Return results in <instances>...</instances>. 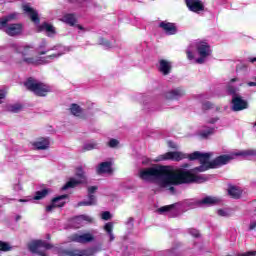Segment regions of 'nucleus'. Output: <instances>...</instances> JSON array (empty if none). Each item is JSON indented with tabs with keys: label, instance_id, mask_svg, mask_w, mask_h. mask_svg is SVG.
<instances>
[{
	"label": "nucleus",
	"instance_id": "nucleus-33",
	"mask_svg": "<svg viewBox=\"0 0 256 256\" xmlns=\"http://www.w3.org/2000/svg\"><path fill=\"white\" fill-rule=\"evenodd\" d=\"M21 109H22L21 104H13L8 106V111H10V113H19Z\"/></svg>",
	"mask_w": 256,
	"mask_h": 256
},
{
	"label": "nucleus",
	"instance_id": "nucleus-29",
	"mask_svg": "<svg viewBox=\"0 0 256 256\" xmlns=\"http://www.w3.org/2000/svg\"><path fill=\"white\" fill-rule=\"evenodd\" d=\"M70 112L75 117H79L81 115V113H83V110L81 109V106H79L77 104H71Z\"/></svg>",
	"mask_w": 256,
	"mask_h": 256
},
{
	"label": "nucleus",
	"instance_id": "nucleus-11",
	"mask_svg": "<svg viewBox=\"0 0 256 256\" xmlns=\"http://www.w3.org/2000/svg\"><path fill=\"white\" fill-rule=\"evenodd\" d=\"M99 188L97 186H89L88 187V200H84L78 203V207H82L83 205L89 207L91 205H97V198L95 197V193Z\"/></svg>",
	"mask_w": 256,
	"mask_h": 256
},
{
	"label": "nucleus",
	"instance_id": "nucleus-1",
	"mask_svg": "<svg viewBox=\"0 0 256 256\" xmlns=\"http://www.w3.org/2000/svg\"><path fill=\"white\" fill-rule=\"evenodd\" d=\"M142 181L157 183L160 187H171V185H183V183H205L209 177L193 174L183 169H174L171 166L154 165L142 168L138 173Z\"/></svg>",
	"mask_w": 256,
	"mask_h": 256
},
{
	"label": "nucleus",
	"instance_id": "nucleus-53",
	"mask_svg": "<svg viewBox=\"0 0 256 256\" xmlns=\"http://www.w3.org/2000/svg\"><path fill=\"white\" fill-rule=\"evenodd\" d=\"M170 191H171V193H175V188L174 187H170Z\"/></svg>",
	"mask_w": 256,
	"mask_h": 256
},
{
	"label": "nucleus",
	"instance_id": "nucleus-52",
	"mask_svg": "<svg viewBox=\"0 0 256 256\" xmlns=\"http://www.w3.org/2000/svg\"><path fill=\"white\" fill-rule=\"evenodd\" d=\"M76 27H77V29H80V31H83V29H84L83 26H81V25H77Z\"/></svg>",
	"mask_w": 256,
	"mask_h": 256
},
{
	"label": "nucleus",
	"instance_id": "nucleus-20",
	"mask_svg": "<svg viewBox=\"0 0 256 256\" xmlns=\"http://www.w3.org/2000/svg\"><path fill=\"white\" fill-rule=\"evenodd\" d=\"M37 30H38V32L46 31L48 33V37H53V35H55V33H56L53 25L49 24L47 22H44L41 25H38Z\"/></svg>",
	"mask_w": 256,
	"mask_h": 256
},
{
	"label": "nucleus",
	"instance_id": "nucleus-4",
	"mask_svg": "<svg viewBox=\"0 0 256 256\" xmlns=\"http://www.w3.org/2000/svg\"><path fill=\"white\" fill-rule=\"evenodd\" d=\"M239 78H233L227 85V91L232 97V111H243L244 109H248L249 103L246 100H243L241 96H237V91H239V87L235 86L234 83H237Z\"/></svg>",
	"mask_w": 256,
	"mask_h": 256
},
{
	"label": "nucleus",
	"instance_id": "nucleus-32",
	"mask_svg": "<svg viewBox=\"0 0 256 256\" xmlns=\"http://www.w3.org/2000/svg\"><path fill=\"white\" fill-rule=\"evenodd\" d=\"M217 215L219 217H225V218L231 217V210H229V209H219V210H217Z\"/></svg>",
	"mask_w": 256,
	"mask_h": 256
},
{
	"label": "nucleus",
	"instance_id": "nucleus-49",
	"mask_svg": "<svg viewBox=\"0 0 256 256\" xmlns=\"http://www.w3.org/2000/svg\"><path fill=\"white\" fill-rule=\"evenodd\" d=\"M209 123H217V118H212Z\"/></svg>",
	"mask_w": 256,
	"mask_h": 256
},
{
	"label": "nucleus",
	"instance_id": "nucleus-38",
	"mask_svg": "<svg viewBox=\"0 0 256 256\" xmlns=\"http://www.w3.org/2000/svg\"><path fill=\"white\" fill-rule=\"evenodd\" d=\"M117 145H119V140H117V139L112 138L108 142V146L111 147L112 149H114V147H117Z\"/></svg>",
	"mask_w": 256,
	"mask_h": 256
},
{
	"label": "nucleus",
	"instance_id": "nucleus-37",
	"mask_svg": "<svg viewBox=\"0 0 256 256\" xmlns=\"http://www.w3.org/2000/svg\"><path fill=\"white\" fill-rule=\"evenodd\" d=\"M191 47H193V46L190 45L189 48L186 51L189 61H193L195 59V56L193 55Z\"/></svg>",
	"mask_w": 256,
	"mask_h": 256
},
{
	"label": "nucleus",
	"instance_id": "nucleus-46",
	"mask_svg": "<svg viewBox=\"0 0 256 256\" xmlns=\"http://www.w3.org/2000/svg\"><path fill=\"white\" fill-rule=\"evenodd\" d=\"M255 227H256V221L251 222V223H250V226H249V230H250V231H253V229H255Z\"/></svg>",
	"mask_w": 256,
	"mask_h": 256
},
{
	"label": "nucleus",
	"instance_id": "nucleus-5",
	"mask_svg": "<svg viewBox=\"0 0 256 256\" xmlns=\"http://www.w3.org/2000/svg\"><path fill=\"white\" fill-rule=\"evenodd\" d=\"M13 19H17V13H12L8 16L0 18V29L4 31L9 37H15L16 35H21L23 33V25L17 24H7Z\"/></svg>",
	"mask_w": 256,
	"mask_h": 256
},
{
	"label": "nucleus",
	"instance_id": "nucleus-23",
	"mask_svg": "<svg viewBox=\"0 0 256 256\" xmlns=\"http://www.w3.org/2000/svg\"><path fill=\"white\" fill-rule=\"evenodd\" d=\"M50 51H59L57 54H52L50 56H47V59H50L51 61H53V59H59L61 55H64L66 49L63 46H54L50 49Z\"/></svg>",
	"mask_w": 256,
	"mask_h": 256
},
{
	"label": "nucleus",
	"instance_id": "nucleus-17",
	"mask_svg": "<svg viewBox=\"0 0 256 256\" xmlns=\"http://www.w3.org/2000/svg\"><path fill=\"white\" fill-rule=\"evenodd\" d=\"M165 97L166 99H181V97H185V89L182 87L174 88L168 91Z\"/></svg>",
	"mask_w": 256,
	"mask_h": 256
},
{
	"label": "nucleus",
	"instance_id": "nucleus-7",
	"mask_svg": "<svg viewBox=\"0 0 256 256\" xmlns=\"http://www.w3.org/2000/svg\"><path fill=\"white\" fill-rule=\"evenodd\" d=\"M76 177H78V179L70 178V180L62 187V190L67 191V189H73L77 187V185L87 183V177H85V172L83 171V168L81 167L77 168Z\"/></svg>",
	"mask_w": 256,
	"mask_h": 256
},
{
	"label": "nucleus",
	"instance_id": "nucleus-44",
	"mask_svg": "<svg viewBox=\"0 0 256 256\" xmlns=\"http://www.w3.org/2000/svg\"><path fill=\"white\" fill-rule=\"evenodd\" d=\"M255 255H256V252L254 251L239 254V256H255Z\"/></svg>",
	"mask_w": 256,
	"mask_h": 256
},
{
	"label": "nucleus",
	"instance_id": "nucleus-10",
	"mask_svg": "<svg viewBox=\"0 0 256 256\" xmlns=\"http://www.w3.org/2000/svg\"><path fill=\"white\" fill-rule=\"evenodd\" d=\"M197 51L200 57L195 61L199 65H202V63H205V59L211 55V47L206 42H200L197 44Z\"/></svg>",
	"mask_w": 256,
	"mask_h": 256
},
{
	"label": "nucleus",
	"instance_id": "nucleus-55",
	"mask_svg": "<svg viewBox=\"0 0 256 256\" xmlns=\"http://www.w3.org/2000/svg\"><path fill=\"white\" fill-rule=\"evenodd\" d=\"M20 202H25V200H20Z\"/></svg>",
	"mask_w": 256,
	"mask_h": 256
},
{
	"label": "nucleus",
	"instance_id": "nucleus-15",
	"mask_svg": "<svg viewBox=\"0 0 256 256\" xmlns=\"http://www.w3.org/2000/svg\"><path fill=\"white\" fill-rule=\"evenodd\" d=\"M22 9L28 17H30L31 21L35 23V25H39L40 20H39V13L36 12L35 9H33L29 4H24L22 6Z\"/></svg>",
	"mask_w": 256,
	"mask_h": 256
},
{
	"label": "nucleus",
	"instance_id": "nucleus-51",
	"mask_svg": "<svg viewBox=\"0 0 256 256\" xmlns=\"http://www.w3.org/2000/svg\"><path fill=\"white\" fill-rule=\"evenodd\" d=\"M142 163L143 165H147V163H149V159L143 160Z\"/></svg>",
	"mask_w": 256,
	"mask_h": 256
},
{
	"label": "nucleus",
	"instance_id": "nucleus-30",
	"mask_svg": "<svg viewBox=\"0 0 256 256\" xmlns=\"http://www.w3.org/2000/svg\"><path fill=\"white\" fill-rule=\"evenodd\" d=\"M47 195H49V189H43L41 191H37L34 199L35 201H39L41 199H45V197H47Z\"/></svg>",
	"mask_w": 256,
	"mask_h": 256
},
{
	"label": "nucleus",
	"instance_id": "nucleus-54",
	"mask_svg": "<svg viewBox=\"0 0 256 256\" xmlns=\"http://www.w3.org/2000/svg\"><path fill=\"white\" fill-rule=\"evenodd\" d=\"M59 203H65V199H62L61 201H58L57 205H59Z\"/></svg>",
	"mask_w": 256,
	"mask_h": 256
},
{
	"label": "nucleus",
	"instance_id": "nucleus-47",
	"mask_svg": "<svg viewBox=\"0 0 256 256\" xmlns=\"http://www.w3.org/2000/svg\"><path fill=\"white\" fill-rule=\"evenodd\" d=\"M249 87H256V82H248Z\"/></svg>",
	"mask_w": 256,
	"mask_h": 256
},
{
	"label": "nucleus",
	"instance_id": "nucleus-22",
	"mask_svg": "<svg viewBox=\"0 0 256 256\" xmlns=\"http://www.w3.org/2000/svg\"><path fill=\"white\" fill-rule=\"evenodd\" d=\"M111 162H102L97 167L98 175H102V173H112Z\"/></svg>",
	"mask_w": 256,
	"mask_h": 256
},
{
	"label": "nucleus",
	"instance_id": "nucleus-34",
	"mask_svg": "<svg viewBox=\"0 0 256 256\" xmlns=\"http://www.w3.org/2000/svg\"><path fill=\"white\" fill-rule=\"evenodd\" d=\"M45 47H47V41L42 40L38 47L39 55H45L47 53V51H49V50H42V49H45Z\"/></svg>",
	"mask_w": 256,
	"mask_h": 256
},
{
	"label": "nucleus",
	"instance_id": "nucleus-45",
	"mask_svg": "<svg viewBox=\"0 0 256 256\" xmlns=\"http://www.w3.org/2000/svg\"><path fill=\"white\" fill-rule=\"evenodd\" d=\"M14 191H21L22 187L20 183H17L13 186Z\"/></svg>",
	"mask_w": 256,
	"mask_h": 256
},
{
	"label": "nucleus",
	"instance_id": "nucleus-18",
	"mask_svg": "<svg viewBox=\"0 0 256 256\" xmlns=\"http://www.w3.org/2000/svg\"><path fill=\"white\" fill-rule=\"evenodd\" d=\"M63 199H67V195H61V196L54 198L52 200V203L46 207V211L48 213H51V211H53V209H55L57 207H63V205H65V202H60L59 204H57L58 201H63Z\"/></svg>",
	"mask_w": 256,
	"mask_h": 256
},
{
	"label": "nucleus",
	"instance_id": "nucleus-42",
	"mask_svg": "<svg viewBox=\"0 0 256 256\" xmlns=\"http://www.w3.org/2000/svg\"><path fill=\"white\" fill-rule=\"evenodd\" d=\"M5 97H7V92H5V90H0V105L3 103V99H5Z\"/></svg>",
	"mask_w": 256,
	"mask_h": 256
},
{
	"label": "nucleus",
	"instance_id": "nucleus-39",
	"mask_svg": "<svg viewBox=\"0 0 256 256\" xmlns=\"http://www.w3.org/2000/svg\"><path fill=\"white\" fill-rule=\"evenodd\" d=\"M102 219L104 221H109V219H111V212L109 211H105L102 213Z\"/></svg>",
	"mask_w": 256,
	"mask_h": 256
},
{
	"label": "nucleus",
	"instance_id": "nucleus-36",
	"mask_svg": "<svg viewBox=\"0 0 256 256\" xmlns=\"http://www.w3.org/2000/svg\"><path fill=\"white\" fill-rule=\"evenodd\" d=\"M11 249L12 248H11V245H9V243L0 241V251L7 252V251H11Z\"/></svg>",
	"mask_w": 256,
	"mask_h": 256
},
{
	"label": "nucleus",
	"instance_id": "nucleus-25",
	"mask_svg": "<svg viewBox=\"0 0 256 256\" xmlns=\"http://www.w3.org/2000/svg\"><path fill=\"white\" fill-rule=\"evenodd\" d=\"M61 21L63 23H66V25H70V27H74L75 23H77V18L75 17V14H65Z\"/></svg>",
	"mask_w": 256,
	"mask_h": 256
},
{
	"label": "nucleus",
	"instance_id": "nucleus-3",
	"mask_svg": "<svg viewBox=\"0 0 256 256\" xmlns=\"http://www.w3.org/2000/svg\"><path fill=\"white\" fill-rule=\"evenodd\" d=\"M10 47L21 55L22 62L26 63V65H41L42 61L39 57L35 56V48L33 46L12 43Z\"/></svg>",
	"mask_w": 256,
	"mask_h": 256
},
{
	"label": "nucleus",
	"instance_id": "nucleus-12",
	"mask_svg": "<svg viewBox=\"0 0 256 256\" xmlns=\"http://www.w3.org/2000/svg\"><path fill=\"white\" fill-rule=\"evenodd\" d=\"M185 3L192 13H201V11H205V5H203L201 0H185Z\"/></svg>",
	"mask_w": 256,
	"mask_h": 256
},
{
	"label": "nucleus",
	"instance_id": "nucleus-41",
	"mask_svg": "<svg viewBox=\"0 0 256 256\" xmlns=\"http://www.w3.org/2000/svg\"><path fill=\"white\" fill-rule=\"evenodd\" d=\"M100 44L104 45V47H108L111 48V43H109V41L105 40V39H100Z\"/></svg>",
	"mask_w": 256,
	"mask_h": 256
},
{
	"label": "nucleus",
	"instance_id": "nucleus-19",
	"mask_svg": "<svg viewBox=\"0 0 256 256\" xmlns=\"http://www.w3.org/2000/svg\"><path fill=\"white\" fill-rule=\"evenodd\" d=\"M159 27L165 31L166 35H175L177 33V27L173 23L161 22Z\"/></svg>",
	"mask_w": 256,
	"mask_h": 256
},
{
	"label": "nucleus",
	"instance_id": "nucleus-40",
	"mask_svg": "<svg viewBox=\"0 0 256 256\" xmlns=\"http://www.w3.org/2000/svg\"><path fill=\"white\" fill-rule=\"evenodd\" d=\"M188 232L190 233V235H192V237H199V231L197 229H189Z\"/></svg>",
	"mask_w": 256,
	"mask_h": 256
},
{
	"label": "nucleus",
	"instance_id": "nucleus-43",
	"mask_svg": "<svg viewBox=\"0 0 256 256\" xmlns=\"http://www.w3.org/2000/svg\"><path fill=\"white\" fill-rule=\"evenodd\" d=\"M211 107H213V104H211V102H204L202 104V109H211Z\"/></svg>",
	"mask_w": 256,
	"mask_h": 256
},
{
	"label": "nucleus",
	"instance_id": "nucleus-50",
	"mask_svg": "<svg viewBox=\"0 0 256 256\" xmlns=\"http://www.w3.org/2000/svg\"><path fill=\"white\" fill-rule=\"evenodd\" d=\"M249 61H250V63H255L256 62V57L255 58H250Z\"/></svg>",
	"mask_w": 256,
	"mask_h": 256
},
{
	"label": "nucleus",
	"instance_id": "nucleus-26",
	"mask_svg": "<svg viewBox=\"0 0 256 256\" xmlns=\"http://www.w3.org/2000/svg\"><path fill=\"white\" fill-rule=\"evenodd\" d=\"M242 194L243 191H241V188H237L235 186L230 187L228 190V195H230L232 199H240Z\"/></svg>",
	"mask_w": 256,
	"mask_h": 256
},
{
	"label": "nucleus",
	"instance_id": "nucleus-14",
	"mask_svg": "<svg viewBox=\"0 0 256 256\" xmlns=\"http://www.w3.org/2000/svg\"><path fill=\"white\" fill-rule=\"evenodd\" d=\"M30 145H32L33 149H36L37 151H45L49 149L51 142L49 141V138H39L36 141L30 142Z\"/></svg>",
	"mask_w": 256,
	"mask_h": 256
},
{
	"label": "nucleus",
	"instance_id": "nucleus-16",
	"mask_svg": "<svg viewBox=\"0 0 256 256\" xmlns=\"http://www.w3.org/2000/svg\"><path fill=\"white\" fill-rule=\"evenodd\" d=\"M91 221H93L91 217L81 215L72 219V226L75 227V229H79L80 227H83L85 223H91Z\"/></svg>",
	"mask_w": 256,
	"mask_h": 256
},
{
	"label": "nucleus",
	"instance_id": "nucleus-9",
	"mask_svg": "<svg viewBox=\"0 0 256 256\" xmlns=\"http://www.w3.org/2000/svg\"><path fill=\"white\" fill-rule=\"evenodd\" d=\"M28 249L31 253H36L37 255L47 256L45 255L46 249H51V244L42 241V240H34L28 244Z\"/></svg>",
	"mask_w": 256,
	"mask_h": 256
},
{
	"label": "nucleus",
	"instance_id": "nucleus-21",
	"mask_svg": "<svg viewBox=\"0 0 256 256\" xmlns=\"http://www.w3.org/2000/svg\"><path fill=\"white\" fill-rule=\"evenodd\" d=\"M158 69L160 73H163L164 75H169V73H171V62L163 59L160 60Z\"/></svg>",
	"mask_w": 256,
	"mask_h": 256
},
{
	"label": "nucleus",
	"instance_id": "nucleus-8",
	"mask_svg": "<svg viewBox=\"0 0 256 256\" xmlns=\"http://www.w3.org/2000/svg\"><path fill=\"white\" fill-rule=\"evenodd\" d=\"M183 159H189L191 161V154H185L183 152H167L157 157L156 162L159 161H183Z\"/></svg>",
	"mask_w": 256,
	"mask_h": 256
},
{
	"label": "nucleus",
	"instance_id": "nucleus-6",
	"mask_svg": "<svg viewBox=\"0 0 256 256\" xmlns=\"http://www.w3.org/2000/svg\"><path fill=\"white\" fill-rule=\"evenodd\" d=\"M25 87L29 91H32V93H35V95H38V97H45L51 91V88L47 84L33 78H29L25 82Z\"/></svg>",
	"mask_w": 256,
	"mask_h": 256
},
{
	"label": "nucleus",
	"instance_id": "nucleus-35",
	"mask_svg": "<svg viewBox=\"0 0 256 256\" xmlns=\"http://www.w3.org/2000/svg\"><path fill=\"white\" fill-rule=\"evenodd\" d=\"M93 149H97L96 142H89V143L84 144V146H83L84 151H93Z\"/></svg>",
	"mask_w": 256,
	"mask_h": 256
},
{
	"label": "nucleus",
	"instance_id": "nucleus-48",
	"mask_svg": "<svg viewBox=\"0 0 256 256\" xmlns=\"http://www.w3.org/2000/svg\"><path fill=\"white\" fill-rule=\"evenodd\" d=\"M127 223L128 225H133V218H129Z\"/></svg>",
	"mask_w": 256,
	"mask_h": 256
},
{
	"label": "nucleus",
	"instance_id": "nucleus-28",
	"mask_svg": "<svg viewBox=\"0 0 256 256\" xmlns=\"http://www.w3.org/2000/svg\"><path fill=\"white\" fill-rule=\"evenodd\" d=\"M175 205H177V204H172V205H168V206H163V207L159 208L157 211H158V213H160L161 215H163V213H176L177 210L175 209Z\"/></svg>",
	"mask_w": 256,
	"mask_h": 256
},
{
	"label": "nucleus",
	"instance_id": "nucleus-27",
	"mask_svg": "<svg viewBox=\"0 0 256 256\" xmlns=\"http://www.w3.org/2000/svg\"><path fill=\"white\" fill-rule=\"evenodd\" d=\"M104 231L107 233L110 243L112 241H115V234L113 233V223L112 222H108L104 225Z\"/></svg>",
	"mask_w": 256,
	"mask_h": 256
},
{
	"label": "nucleus",
	"instance_id": "nucleus-24",
	"mask_svg": "<svg viewBox=\"0 0 256 256\" xmlns=\"http://www.w3.org/2000/svg\"><path fill=\"white\" fill-rule=\"evenodd\" d=\"M221 200L217 197L213 196H207L204 197L202 200L199 201L200 205H206V206H211V205H217Z\"/></svg>",
	"mask_w": 256,
	"mask_h": 256
},
{
	"label": "nucleus",
	"instance_id": "nucleus-2",
	"mask_svg": "<svg viewBox=\"0 0 256 256\" xmlns=\"http://www.w3.org/2000/svg\"><path fill=\"white\" fill-rule=\"evenodd\" d=\"M213 153H201L196 151L190 155V161L198 160L201 165L195 168V171H207V169H215L223 165H227L229 161H233L235 157H251L256 156V150H239L229 155L218 156L213 161L209 162Z\"/></svg>",
	"mask_w": 256,
	"mask_h": 256
},
{
	"label": "nucleus",
	"instance_id": "nucleus-56",
	"mask_svg": "<svg viewBox=\"0 0 256 256\" xmlns=\"http://www.w3.org/2000/svg\"><path fill=\"white\" fill-rule=\"evenodd\" d=\"M243 84H239V87H241Z\"/></svg>",
	"mask_w": 256,
	"mask_h": 256
},
{
	"label": "nucleus",
	"instance_id": "nucleus-13",
	"mask_svg": "<svg viewBox=\"0 0 256 256\" xmlns=\"http://www.w3.org/2000/svg\"><path fill=\"white\" fill-rule=\"evenodd\" d=\"M71 241H74L75 243H91V241H95V236L91 233L73 234L71 236Z\"/></svg>",
	"mask_w": 256,
	"mask_h": 256
},
{
	"label": "nucleus",
	"instance_id": "nucleus-31",
	"mask_svg": "<svg viewBox=\"0 0 256 256\" xmlns=\"http://www.w3.org/2000/svg\"><path fill=\"white\" fill-rule=\"evenodd\" d=\"M213 133H215V128H206L201 130L200 135L204 139H207V137H209V135H213Z\"/></svg>",
	"mask_w": 256,
	"mask_h": 256
}]
</instances>
